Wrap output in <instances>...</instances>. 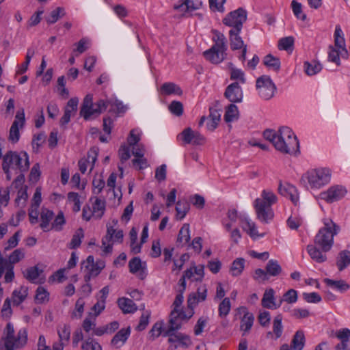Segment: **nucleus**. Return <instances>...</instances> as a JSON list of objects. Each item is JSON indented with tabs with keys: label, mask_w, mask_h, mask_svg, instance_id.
<instances>
[{
	"label": "nucleus",
	"mask_w": 350,
	"mask_h": 350,
	"mask_svg": "<svg viewBox=\"0 0 350 350\" xmlns=\"http://www.w3.org/2000/svg\"><path fill=\"white\" fill-rule=\"evenodd\" d=\"M78 103L79 99L76 97L72 98L68 101L64 113L60 120L62 126L67 124L70 122L71 116H75L77 111Z\"/></svg>",
	"instance_id": "nucleus-19"
},
{
	"label": "nucleus",
	"mask_w": 350,
	"mask_h": 350,
	"mask_svg": "<svg viewBox=\"0 0 350 350\" xmlns=\"http://www.w3.org/2000/svg\"><path fill=\"white\" fill-rule=\"evenodd\" d=\"M66 223L64 213L61 211L59 212L54 221L51 223V229H54L56 231H60L62 229V226Z\"/></svg>",
	"instance_id": "nucleus-58"
},
{
	"label": "nucleus",
	"mask_w": 350,
	"mask_h": 350,
	"mask_svg": "<svg viewBox=\"0 0 350 350\" xmlns=\"http://www.w3.org/2000/svg\"><path fill=\"white\" fill-rule=\"evenodd\" d=\"M292 10L295 16L301 21H305L306 15L302 12V6L300 3L293 0L291 3Z\"/></svg>",
	"instance_id": "nucleus-60"
},
{
	"label": "nucleus",
	"mask_w": 350,
	"mask_h": 350,
	"mask_svg": "<svg viewBox=\"0 0 350 350\" xmlns=\"http://www.w3.org/2000/svg\"><path fill=\"white\" fill-rule=\"evenodd\" d=\"M170 111L176 116H180L183 113V105L180 101H172L168 106Z\"/></svg>",
	"instance_id": "nucleus-59"
},
{
	"label": "nucleus",
	"mask_w": 350,
	"mask_h": 350,
	"mask_svg": "<svg viewBox=\"0 0 350 350\" xmlns=\"http://www.w3.org/2000/svg\"><path fill=\"white\" fill-rule=\"evenodd\" d=\"M245 260L243 258H236L232 263L230 272L234 277L240 275L245 268Z\"/></svg>",
	"instance_id": "nucleus-35"
},
{
	"label": "nucleus",
	"mask_w": 350,
	"mask_h": 350,
	"mask_svg": "<svg viewBox=\"0 0 350 350\" xmlns=\"http://www.w3.org/2000/svg\"><path fill=\"white\" fill-rule=\"evenodd\" d=\"M35 299L39 304H42L48 301L49 299V292L42 286L38 287Z\"/></svg>",
	"instance_id": "nucleus-52"
},
{
	"label": "nucleus",
	"mask_w": 350,
	"mask_h": 350,
	"mask_svg": "<svg viewBox=\"0 0 350 350\" xmlns=\"http://www.w3.org/2000/svg\"><path fill=\"white\" fill-rule=\"evenodd\" d=\"M242 228L244 230H247V232L249 233L250 237L255 238L256 237L258 236L256 225L252 221L249 219H245L242 226Z\"/></svg>",
	"instance_id": "nucleus-63"
},
{
	"label": "nucleus",
	"mask_w": 350,
	"mask_h": 350,
	"mask_svg": "<svg viewBox=\"0 0 350 350\" xmlns=\"http://www.w3.org/2000/svg\"><path fill=\"white\" fill-rule=\"evenodd\" d=\"M323 226L314 237V243L327 252L331 250L334 244V237L338 233L340 227L329 218L323 219Z\"/></svg>",
	"instance_id": "nucleus-3"
},
{
	"label": "nucleus",
	"mask_w": 350,
	"mask_h": 350,
	"mask_svg": "<svg viewBox=\"0 0 350 350\" xmlns=\"http://www.w3.org/2000/svg\"><path fill=\"white\" fill-rule=\"evenodd\" d=\"M273 146L283 154H293L299 151V144L293 131L289 127L282 126Z\"/></svg>",
	"instance_id": "nucleus-4"
},
{
	"label": "nucleus",
	"mask_w": 350,
	"mask_h": 350,
	"mask_svg": "<svg viewBox=\"0 0 350 350\" xmlns=\"http://www.w3.org/2000/svg\"><path fill=\"white\" fill-rule=\"evenodd\" d=\"M105 267V264L102 261H97L94 262L93 256H89L81 263V269H84L85 274L84 275V280L85 282H89L92 278L96 277Z\"/></svg>",
	"instance_id": "nucleus-11"
},
{
	"label": "nucleus",
	"mask_w": 350,
	"mask_h": 350,
	"mask_svg": "<svg viewBox=\"0 0 350 350\" xmlns=\"http://www.w3.org/2000/svg\"><path fill=\"white\" fill-rule=\"evenodd\" d=\"M241 31L239 29H230L229 31L230 44L232 51L241 49L244 46H247L239 36Z\"/></svg>",
	"instance_id": "nucleus-26"
},
{
	"label": "nucleus",
	"mask_w": 350,
	"mask_h": 350,
	"mask_svg": "<svg viewBox=\"0 0 350 350\" xmlns=\"http://www.w3.org/2000/svg\"><path fill=\"white\" fill-rule=\"evenodd\" d=\"M161 91L162 94L166 95L174 94L180 96L183 94V91L179 86L170 82L164 83L161 87Z\"/></svg>",
	"instance_id": "nucleus-39"
},
{
	"label": "nucleus",
	"mask_w": 350,
	"mask_h": 350,
	"mask_svg": "<svg viewBox=\"0 0 350 350\" xmlns=\"http://www.w3.org/2000/svg\"><path fill=\"white\" fill-rule=\"evenodd\" d=\"M105 211V201L98 198H94L92 204V215L97 219H100L104 215Z\"/></svg>",
	"instance_id": "nucleus-32"
},
{
	"label": "nucleus",
	"mask_w": 350,
	"mask_h": 350,
	"mask_svg": "<svg viewBox=\"0 0 350 350\" xmlns=\"http://www.w3.org/2000/svg\"><path fill=\"white\" fill-rule=\"evenodd\" d=\"M106 109L107 102L105 101V100H99L94 104L92 96L88 94L83 99L80 110V115L83 116L85 120H88L92 115L95 113L100 114Z\"/></svg>",
	"instance_id": "nucleus-8"
},
{
	"label": "nucleus",
	"mask_w": 350,
	"mask_h": 350,
	"mask_svg": "<svg viewBox=\"0 0 350 350\" xmlns=\"http://www.w3.org/2000/svg\"><path fill=\"white\" fill-rule=\"evenodd\" d=\"M239 118V110L237 107L234 104L228 106L224 115V120L226 122H231Z\"/></svg>",
	"instance_id": "nucleus-43"
},
{
	"label": "nucleus",
	"mask_w": 350,
	"mask_h": 350,
	"mask_svg": "<svg viewBox=\"0 0 350 350\" xmlns=\"http://www.w3.org/2000/svg\"><path fill=\"white\" fill-rule=\"evenodd\" d=\"M347 193L345 187L342 185H334L330 187L327 191L321 192L319 194L321 199L327 203H333L342 199Z\"/></svg>",
	"instance_id": "nucleus-13"
},
{
	"label": "nucleus",
	"mask_w": 350,
	"mask_h": 350,
	"mask_svg": "<svg viewBox=\"0 0 350 350\" xmlns=\"http://www.w3.org/2000/svg\"><path fill=\"white\" fill-rule=\"evenodd\" d=\"M57 332L59 336V344L53 346V350H63L64 346L67 345L70 341L71 328L70 325L64 324L58 325Z\"/></svg>",
	"instance_id": "nucleus-16"
},
{
	"label": "nucleus",
	"mask_w": 350,
	"mask_h": 350,
	"mask_svg": "<svg viewBox=\"0 0 350 350\" xmlns=\"http://www.w3.org/2000/svg\"><path fill=\"white\" fill-rule=\"evenodd\" d=\"M129 271L133 274H137L139 279L144 280L146 277V267L143 266L139 257H134L129 262Z\"/></svg>",
	"instance_id": "nucleus-22"
},
{
	"label": "nucleus",
	"mask_w": 350,
	"mask_h": 350,
	"mask_svg": "<svg viewBox=\"0 0 350 350\" xmlns=\"http://www.w3.org/2000/svg\"><path fill=\"white\" fill-rule=\"evenodd\" d=\"M225 96L232 103H239L242 100L243 92L237 82L229 85L225 91Z\"/></svg>",
	"instance_id": "nucleus-20"
},
{
	"label": "nucleus",
	"mask_w": 350,
	"mask_h": 350,
	"mask_svg": "<svg viewBox=\"0 0 350 350\" xmlns=\"http://www.w3.org/2000/svg\"><path fill=\"white\" fill-rule=\"evenodd\" d=\"M5 332L4 345L5 350H14L23 347L26 344L27 340L26 329H21L18 332L17 337H15L14 327L11 323H8Z\"/></svg>",
	"instance_id": "nucleus-6"
},
{
	"label": "nucleus",
	"mask_w": 350,
	"mask_h": 350,
	"mask_svg": "<svg viewBox=\"0 0 350 350\" xmlns=\"http://www.w3.org/2000/svg\"><path fill=\"white\" fill-rule=\"evenodd\" d=\"M324 282L329 286H331L341 293H344L349 289L350 286L342 280H333L329 278L324 279Z\"/></svg>",
	"instance_id": "nucleus-34"
},
{
	"label": "nucleus",
	"mask_w": 350,
	"mask_h": 350,
	"mask_svg": "<svg viewBox=\"0 0 350 350\" xmlns=\"http://www.w3.org/2000/svg\"><path fill=\"white\" fill-rule=\"evenodd\" d=\"M190 239L189 225L188 224H185L179 230L177 243L181 245H185L189 243Z\"/></svg>",
	"instance_id": "nucleus-36"
},
{
	"label": "nucleus",
	"mask_w": 350,
	"mask_h": 350,
	"mask_svg": "<svg viewBox=\"0 0 350 350\" xmlns=\"http://www.w3.org/2000/svg\"><path fill=\"white\" fill-rule=\"evenodd\" d=\"M29 168V156L26 152L18 153L10 150L3 157L2 169L8 180L12 179V173L26 172Z\"/></svg>",
	"instance_id": "nucleus-1"
},
{
	"label": "nucleus",
	"mask_w": 350,
	"mask_h": 350,
	"mask_svg": "<svg viewBox=\"0 0 350 350\" xmlns=\"http://www.w3.org/2000/svg\"><path fill=\"white\" fill-rule=\"evenodd\" d=\"M118 305L125 314L133 313L137 310V308L133 301L126 297L119 298L118 299Z\"/></svg>",
	"instance_id": "nucleus-29"
},
{
	"label": "nucleus",
	"mask_w": 350,
	"mask_h": 350,
	"mask_svg": "<svg viewBox=\"0 0 350 350\" xmlns=\"http://www.w3.org/2000/svg\"><path fill=\"white\" fill-rule=\"evenodd\" d=\"M25 122V112L23 109L16 112L15 120L13 122L9 133V140L12 143H16L20 138L19 128H23Z\"/></svg>",
	"instance_id": "nucleus-15"
},
{
	"label": "nucleus",
	"mask_w": 350,
	"mask_h": 350,
	"mask_svg": "<svg viewBox=\"0 0 350 350\" xmlns=\"http://www.w3.org/2000/svg\"><path fill=\"white\" fill-rule=\"evenodd\" d=\"M65 14L64 8L58 7L51 12L50 15L46 18V22L50 24H53L56 23L59 18L65 16Z\"/></svg>",
	"instance_id": "nucleus-47"
},
{
	"label": "nucleus",
	"mask_w": 350,
	"mask_h": 350,
	"mask_svg": "<svg viewBox=\"0 0 350 350\" xmlns=\"http://www.w3.org/2000/svg\"><path fill=\"white\" fill-rule=\"evenodd\" d=\"M213 33L214 44L210 49L204 51L203 55L211 63L219 64L226 57L227 41L224 35L217 30H213Z\"/></svg>",
	"instance_id": "nucleus-5"
},
{
	"label": "nucleus",
	"mask_w": 350,
	"mask_h": 350,
	"mask_svg": "<svg viewBox=\"0 0 350 350\" xmlns=\"http://www.w3.org/2000/svg\"><path fill=\"white\" fill-rule=\"evenodd\" d=\"M107 102V108L109 107V111L110 113L120 115L121 113H124L126 111V107L124 106L122 103L118 100H105Z\"/></svg>",
	"instance_id": "nucleus-33"
},
{
	"label": "nucleus",
	"mask_w": 350,
	"mask_h": 350,
	"mask_svg": "<svg viewBox=\"0 0 350 350\" xmlns=\"http://www.w3.org/2000/svg\"><path fill=\"white\" fill-rule=\"evenodd\" d=\"M304 70L307 75L312 76L319 72L322 69L321 64L315 60L306 62L304 63Z\"/></svg>",
	"instance_id": "nucleus-40"
},
{
	"label": "nucleus",
	"mask_w": 350,
	"mask_h": 350,
	"mask_svg": "<svg viewBox=\"0 0 350 350\" xmlns=\"http://www.w3.org/2000/svg\"><path fill=\"white\" fill-rule=\"evenodd\" d=\"M231 308V304L229 298H224L219 305V315L221 317H226Z\"/></svg>",
	"instance_id": "nucleus-53"
},
{
	"label": "nucleus",
	"mask_w": 350,
	"mask_h": 350,
	"mask_svg": "<svg viewBox=\"0 0 350 350\" xmlns=\"http://www.w3.org/2000/svg\"><path fill=\"white\" fill-rule=\"evenodd\" d=\"M131 334V327L122 328L118 331L111 341V345L120 348L124 345Z\"/></svg>",
	"instance_id": "nucleus-24"
},
{
	"label": "nucleus",
	"mask_w": 350,
	"mask_h": 350,
	"mask_svg": "<svg viewBox=\"0 0 350 350\" xmlns=\"http://www.w3.org/2000/svg\"><path fill=\"white\" fill-rule=\"evenodd\" d=\"M331 178V172L327 168L312 170L302 176L306 179L312 188H320L327 184Z\"/></svg>",
	"instance_id": "nucleus-7"
},
{
	"label": "nucleus",
	"mask_w": 350,
	"mask_h": 350,
	"mask_svg": "<svg viewBox=\"0 0 350 350\" xmlns=\"http://www.w3.org/2000/svg\"><path fill=\"white\" fill-rule=\"evenodd\" d=\"M278 192L282 196L288 198L291 202L297 205L299 202V194L297 188L288 183H282L280 182L278 186Z\"/></svg>",
	"instance_id": "nucleus-17"
},
{
	"label": "nucleus",
	"mask_w": 350,
	"mask_h": 350,
	"mask_svg": "<svg viewBox=\"0 0 350 350\" xmlns=\"http://www.w3.org/2000/svg\"><path fill=\"white\" fill-rule=\"evenodd\" d=\"M183 321L180 319L178 309H173L170 315L169 328L170 331H176L181 327Z\"/></svg>",
	"instance_id": "nucleus-31"
},
{
	"label": "nucleus",
	"mask_w": 350,
	"mask_h": 350,
	"mask_svg": "<svg viewBox=\"0 0 350 350\" xmlns=\"http://www.w3.org/2000/svg\"><path fill=\"white\" fill-rule=\"evenodd\" d=\"M265 66L274 71L278 72L280 69V60L278 57L268 54L263 59Z\"/></svg>",
	"instance_id": "nucleus-38"
},
{
	"label": "nucleus",
	"mask_w": 350,
	"mask_h": 350,
	"mask_svg": "<svg viewBox=\"0 0 350 350\" xmlns=\"http://www.w3.org/2000/svg\"><path fill=\"white\" fill-rule=\"evenodd\" d=\"M340 49H336L334 46H329V52H328V59L329 61L335 63L336 65L339 66L340 64Z\"/></svg>",
	"instance_id": "nucleus-56"
},
{
	"label": "nucleus",
	"mask_w": 350,
	"mask_h": 350,
	"mask_svg": "<svg viewBox=\"0 0 350 350\" xmlns=\"http://www.w3.org/2000/svg\"><path fill=\"white\" fill-rule=\"evenodd\" d=\"M305 342L304 332L302 330H298L294 334L289 347L291 350H303Z\"/></svg>",
	"instance_id": "nucleus-28"
},
{
	"label": "nucleus",
	"mask_w": 350,
	"mask_h": 350,
	"mask_svg": "<svg viewBox=\"0 0 350 350\" xmlns=\"http://www.w3.org/2000/svg\"><path fill=\"white\" fill-rule=\"evenodd\" d=\"M105 181L101 175L95 176L92 181L94 193L99 194L105 187Z\"/></svg>",
	"instance_id": "nucleus-57"
},
{
	"label": "nucleus",
	"mask_w": 350,
	"mask_h": 350,
	"mask_svg": "<svg viewBox=\"0 0 350 350\" xmlns=\"http://www.w3.org/2000/svg\"><path fill=\"white\" fill-rule=\"evenodd\" d=\"M267 275L271 276H278L282 272V267L275 260H270L266 265Z\"/></svg>",
	"instance_id": "nucleus-44"
},
{
	"label": "nucleus",
	"mask_w": 350,
	"mask_h": 350,
	"mask_svg": "<svg viewBox=\"0 0 350 350\" xmlns=\"http://www.w3.org/2000/svg\"><path fill=\"white\" fill-rule=\"evenodd\" d=\"M131 149L129 146L122 145L119 149L118 154L122 163L129 160L131 157Z\"/></svg>",
	"instance_id": "nucleus-64"
},
{
	"label": "nucleus",
	"mask_w": 350,
	"mask_h": 350,
	"mask_svg": "<svg viewBox=\"0 0 350 350\" xmlns=\"http://www.w3.org/2000/svg\"><path fill=\"white\" fill-rule=\"evenodd\" d=\"M68 200L70 202L74 204L72 210L74 212H78L81 208V202L79 200V196L75 192H69L68 193Z\"/></svg>",
	"instance_id": "nucleus-62"
},
{
	"label": "nucleus",
	"mask_w": 350,
	"mask_h": 350,
	"mask_svg": "<svg viewBox=\"0 0 350 350\" xmlns=\"http://www.w3.org/2000/svg\"><path fill=\"white\" fill-rule=\"evenodd\" d=\"M175 10H179L183 12L193 11L197 9L194 3L191 0H180L179 3L174 5Z\"/></svg>",
	"instance_id": "nucleus-49"
},
{
	"label": "nucleus",
	"mask_w": 350,
	"mask_h": 350,
	"mask_svg": "<svg viewBox=\"0 0 350 350\" xmlns=\"http://www.w3.org/2000/svg\"><path fill=\"white\" fill-rule=\"evenodd\" d=\"M335 46L340 49V54L342 57H348V51L346 48L345 40L343 36L342 31L339 25L336 26L334 34Z\"/></svg>",
	"instance_id": "nucleus-23"
},
{
	"label": "nucleus",
	"mask_w": 350,
	"mask_h": 350,
	"mask_svg": "<svg viewBox=\"0 0 350 350\" xmlns=\"http://www.w3.org/2000/svg\"><path fill=\"white\" fill-rule=\"evenodd\" d=\"M294 44V38L292 36L281 38L278 42V49L280 50H292Z\"/></svg>",
	"instance_id": "nucleus-51"
},
{
	"label": "nucleus",
	"mask_w": 350,
	"mask_h": 350,
	"mask_svg": "<svg viewBox=\"0 0 350 350\" xmlns=\"http://www.w3.org/2000/svg\"><path fill=\"white\" fill-rule=\"evenodd\" d=\"M189 208V204L186 200L178 201L176 205V219L179 220L183 219L187 215Z\"/></svg>",
	"instance_id": "nucleus-41"
},
{
	"label": "nucleus",
	"mask_w": 350,
	"mask_h": 350,
	"mask_svg": "<svg viewBox=\"0 0 350 350\" xmlns=\"http://www.w3.org/2000/svg\"><path fill=\"white\" fill-rule=\"evenodd\" d=\"M282 300L275 301V291L270 288L265 290L261 300V305L263 308L267 309H277L280 307Z\"/></svg>",
	"instance_id": "nucleus-18"
},
{
	"label": "nucleus",
	"mask_w": 350,
	"mask_h": 350,
	"mask_svg": "<svg viewBox=\"0 0 350 350\" xmlns=\"http://www.w3.org/2000/svg\"><path fill=\"white\" fill-rule=\"evenodd\" d=\"M278 202V197L271 189H263L260 197L254 202L256 217L262 223L268 224L274 217L272 205Z\"/></svg>",
	"instance_id": "nucleus-2"
},
{
	"label": "nucleus",
	"mask_w": 350,
	"mask_h": 350,
	"mask_svg": "<svg viewBox=\"0 0 350 350\" xmlns=\"http://www.w3.org/2000/svg\"><path fill=\"white\" fill-rule=\"evenodd\" d=\"M27 296V290L26 288L21 287L19 289L14 290L12 293V299L14 306H18L26 299Z\"/></svg>",
	"instance_id": "nucleus-42"
},
{
	"label": "nucleus",
	"mask_w": 350,
	"mask_h": 350,
	"mask_svg": "<svg viewBox=\"0 0 350 350\" xmlns=\"http://www.w3.org/2000/svg\"><path fill=\"white\" fill-rule=\"evenodd\" d=\"M258 95L265 100L271 99L275 94L276 86L267 75H262L258 77L256 83Z\"/></svg>",
	"instance_id": "nucleus-9"
},
{
	"label": "nucleus",
	"mask_w": 350,
	"mask_h": 350,
	"mask_svg": "<svg viewBox=\"0 0 350 350\" xmlns=\"http://www.w3.org/2000/svg\"><path fill=\"white\" fill-rule=\"evenodd\" d=\"M247 20V12L242 8H239L230 12L224 19V25L232 27L231 29L241 30L243 24Z\"/></svg>",
	"instance_id": "nucleus-12"
},
{
	"label": "nucleus",
	"mask_w": 350,
	"mask_h": 350,
	"mask_svg": "<svg viewBox=\"0 0 350 350\" xmlns=\"http://www.w3.org/2000/svg\"><path fill=\"white\" fill-rule=\"evenodd\" d=\"M25 257V253L23 249L15 250L8 257V262L13 265L18 262Z\"/></svg>",
	"instance_id": "nucleus-54"
},
{
	"label": "nucleus",
	"mask_w": 350,
	"mask_h": 350,
	"mask_svg": "<svg viewBox=\"0 0 350 350\" xmlns=\"http://www.w3.org/2000/svg\"><path fill=\"white\" fill-rule=\"evenodd\" d=\"M123 231L122 230H116L113 226L107 225V234L102 239V247L105 254H109L112 252L113 243H122L123 241Z\"/></svg>",
	"instance_id": "nucleus-10"
},
{
	"label": "nucleus",
	"mask_w": 350,
	"mask_h": 350,
	"mask_svg": "<svg viewBox=\"0 0 350 350\" xmlns=\"http://www.w3.org/2000/svg\"><path fill=\"white\" fill-rule=\"evenodd\" d=\"M288 304H294L297 301V292L294 289L288 290L280 299Z\"/></svg>",
	"instance_id": "nucleus-61"
},
{
	"label": "nucleus",
	"mask_w": 350,
	"mask_h": 350,
	"mask_svg": "<svg viewBox=\"0 0 350 350\" xmlns=\"http://www.w3.org/2000/svg\"><path fill=\"white\" fill-rule=\"evenodd\" d=\"M319 249L321 248L318 246H316L315 244L308 245L307 246V251L310 258L317 262L321 263L327 260V256L325 254H323L325 252L322 250H320Z\"/></svg>",
	"instance_id": "nucleus-27"
},
{
	"label": "nucleus",
	"mask_w": 350,
	"mask_h": 350,
	"mask_svg": "<svg viewBox=\"0 0 350 350\" xmlns=\"http://www.w3.org/2000/svg\"><path fill=\"white\" fill-rule=\"evenodd\" d=\"M42 270H40L37 266L31 267L26 270L24 273L25 278L32 283H42L43 279H40V275Z\"/></svg>",
	"instance_id": "nucleus-30"
},
{
	"label": "nucleus",
	"mask_w": 350,
	"mask_h": 350,
	"mask_svg": "<svg viewBox=\"0 0 350 350\" xmlns=\"http://www.w3.org/2000/svg\"><path fill=\"white\" fill-rule=\"evenodd\" d=\"M185 144L193 145H203L205 142V137L198 131H193L188 127L185 129L178 136Z\"/></svg>",
	"instance_id": "nucleus-14"
},
{
	"label": "nucleus",
	"mask_w": 350,
	"mask_h": 350,
	"mask_svg": "<svg viewBox=\"0 0 350 350\" xmlns=\"http://www.w3.org/2000/svg\"><path fill=\"white\" fill-rule=\"evenodd\" d=\"M141 131L138 129H132L130 131L129 135L127 138V142L129 146L139 144L140 140Z\"/></svg>",
	"instance_id": "nucleus-55"
},
{
	"label": "nucleus",
	"mask_w": 350,
	"mask_h": 350,
	"mask_svg": "<svg viewBox=\"0 0 350 350\" xmlns=\"http://www.w3.org/2000/svg\"><path fill=\"white\" fill-rule=\"evenodd\" d=\"M282 314H278L273 319V332L276 339L280 338L283 332V325L282 324Z\"/></svg>",
	"instance_id": "nucleus-45"
},
{
	"label": "nucleus",
	"mask_w": 350,
	"mask_h": 350,
	"mask_svg": "<svg viewBox=\"0 0 350 350\" xmlns=\"http://www.w3.org/2000/svg\"><path fill=\"white\" fill-rule=\"evenodd\" d=\"M81 350H102V347L93 338L89 337L82 342Z\"/></svg>",
	"instance_id": "nucleus-48"
},
{
	"label": "nucleus",
	"mask_w": 350,
	"mask_h": 350,
	"mask_svg": "<svg viewBox=\"0 0 350 350\" xmlns=\"http://www.w3.org/2000/svg\"><path fill=\"white\" fill-rule=\"evenodd\" d=\"M84 237V232L81 228L77 229L69 243L70 249H75L80 246L82 239Z\"/></svg>",
	"instance_id": "nucleus-46"
},
{
	"label": "nucleus",
	"mask_w": 350,
	"mask_h": 350,
	"mask_svg": "<svg viewBox=\"0 0 350 350\" xmlns=\"http://www.w3.org/2000/svg\"><path fill=\"white\" fill-rule=\"evenodd\" d=\"M239 310L244 313L241 319L240 329L243 332L242 335L245 336L252 329L254 321V316L252 313L249 312L246 308H241Z\"/></svg>",
	"instance_id": "nucleus-21"
},
{
	"label": "nucleus",
	"mask_w": 350,
	"mask_h": 350,
	"mask_svg": "<svg viewBox=\"0 0 350 350\" xmlns=\"http://www.w3.org/2000/svg\"><path fill=\"white\" fill-rule=\"evenodd\" d=\"M85 301L82 298L77 300L75 304V310L71 314L72 319H80L84 311Z\"/></svg>",
	"instance_id": "nucleus-50"
},
{
	"label": "nucleus",
	"mask_w": 350,
	"mask_h": 350,
	"mask_svg": "<svg viewBox=\"0 0 350 350\" xmlns=\"http://www.w3.org/2000/svg\"><path fill=\"white\" fill-rule=\"evenodd\" d=\"M53 211L46 208H42L40 213V228L44 231L48 232L51 230L50 223L53 219Z\"/></svg>",
	"instance_id": "nucleus-25"
},
{
	"label": "nucleus",
	"mask_w": 350,
	"mask_h": 350,
	"mask_svg": "<svg viewBox=\"0 0 350 350\" xmlns=\"http://www.w3.org/2000/svg\"><path fill=\"white\" fill-rule=\"evenodd\" d=\"M350 264V252L343 250L338 254L336 265L340 271H342Z\"/></svg>",
	"instance_id": "nucleus-37"
}]
</instances>
